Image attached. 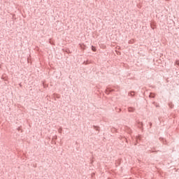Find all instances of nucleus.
<instances>
[{
    "instance_id": "1",
    "label": "nucleus",
    "mask_w": 179,
    "mask_h": 179,
    "mask_svg": "<svg viewBox=\"0 0 179 179\" xmlns=\"http://www.w3.org/2000/svg\"><path fill=\"white\" fill-rule=\"evenodd\" d=\"M176 64L178 65V66H179V60H176Z\"/></svg>"
},
{
    "instance_id": "2",
    "label": "nucleus",
    "mask_w": 179,
    "mask_h": 179,
    "mask_svg": "<svg viewBox=\"0 0 179 179\" xmlns=\"http://www.w3.org/2000/svg\"><path fill=\"white\" fill-rule=\"evenodd\" d=\"M92 51H96V48L92 47Z\"/></svg>"
},
{
    "instance_id": "3",
    "label": "nucleus",
    "mask_w": 179,
    "mask_h": 179,
    "mask_svg": "<svg viewBox=\"0 0 179 179\" xmlns=\"http://www.w3.org/2000/svg\"><path fill=\"white\" fill-rule=\"evenodd\" d=\"M131 96H134V92H131Z\"/></svg>"
}]
</instances>
